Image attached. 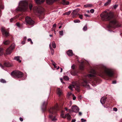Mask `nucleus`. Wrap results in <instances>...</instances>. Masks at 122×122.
Masks as SVG:
<instances>
[{
	"mask_svg": "<svg viewBox=\"0 0 122 122\" xmlns=\"http://www.w3.org/2000/svg\"><path fill=\"white\" fill-rule=\"evenodd\" d=\"M101 17L104 20H109L113 17V13L111 12H108L106 11L103 12L100 15Z\"/></svg>",
	"mask_w": 122,
	"mask_h": 122,
	"instance_id": "nucleus-1",
	"label": "nucleus"
},
{
	"mask_svg": "<svg viewBox=\"0 0 122 122\" xmlns=\"http://www.w3.org/2000/svg\"><path fill=\"white\" fill-rule=\"evenodd\" d=\"M57 106H56V107L51 108L50 109L49 111L50 114L49 115V117L51 118V120L53 121H55L57 120V119L56 118L55 116L53 118H52V114H54L56 112V110H57Z\"/></svg>",
	"mask_w": 122,
	"mask_h": 122,
	"instance_id": "nucleus-2",
	"label": "nucleus"
},
{
	"mask_svg": "<svg viewBox=\"0 0 122 122\" xmlns=\"http://www.w3.org/2000/svg\"><path fill=\"white\" fill-rule=\"evenodd\" d=\"M20 5L21 6V10L23 11H25L27 9L28 7V4L25 1H22L20 3Z\"/></svg>",
	"mask_w": 122,
	"mask_h": 122,
	"instance_id": "nucleus-3",
	"label": "nucleus"
},
{
	"mask_svg": "<svg viewBox=\"0 0 122 122\" xmlns=\"http://www.w3.org/2000/svg\"><path fill=\"white\" fill-rule=\"evenodd\" d=\"M109 27H111L115 28L120 26V25L117 21L115 19H113L110 22Z\"/></svg>",
	"mask_w": 122,
	"mask_h": 122,
	"instance_id": "nucleus-4",
	"label": "nucleus"
},
{
	"mask_svg": "<svg viewBox=\"0 0 122 122\" xmlns=\"http://www.w3.org/2000/svg\"><path fill=\"white\" fill-rule=\"evenodd\" d=\"M11 75L13 77L15 78L21 77L23 75V73L19 71L12 72L11 73Z\"/></svg>",
	"mask_w": 122,
	"mask_h": 122,
	"instance_id": "nucleus-5",
	"label": "nucleus"
},
{
	"mask_svg": "<svg viewBox=\"0 0 122 122\" xmlns=\"http://www.w3.org/2000/svg\"><path fill=\"white\" fill-rule=\"evenodd\" d=\"M72 85H70L68 87L69 89L71 90H72L73 88H75L78 92H79V85L77 84L76 82H73Z\"/></svg>",
	"mask_w": 122,
	"mask_h": 122,
	"instance_id": "nucleus-6",
	"label": "nucleus"
},
{
	"mask_svg": "<svg viewBox=\"0 0 122 122\" xmlns=\"http://www.w3.org/2000/svg\"><path fill=\"white\" fill-rule=\"evenodd\" d=\"M25 20L26 23L28 24L32 25H34L35 23L34 21L29 17H27L25 18Z\"/></svg>",
	"mask_w": 122,
	"mask_h": 122,
	"instance_id": "nucleus-7",
	"label": "nucleus"
},
{
	"mask_svg": "<svg viewBox=\"0 0 122 122\" xmlns=\"http://www.w3.org/2000/svg\"><path fill=\"white\" fill-rule=\"evenodd\" d=\"M104 71L107 75L109 77H112L113 75V73L111 70L105 68Z\"/></svg>",
	"mask_w": 122,
	"mask_h": 122,
	"instance_id": "nucleus-8",
	"label": "nucleus"
},
{
	"mask_svg": "<svg viewBox=\"0 0 122 122\" xmlns=\"http://www.w3.org/2000/svg\"><path fill=\"white\" fill-rule=\"evenodd\" d=\"M81 85L88 88L89 87V85L88 84L86 79H84L83 80V81L81 83Z\"/></svg>",
	"mask_w": 122,
	"mask_h": 122,
	"instance_id": "nucleus-9",
	"label": "nucleus"
},
{
	"mask_svg": "<svg viewBox=\"0 0 122 122\" xmlns=\"http://www.w3.org/2000/svg\"><path fill=\"white\" fill-rule=\"evenodd\" d=\"M15 47L14 45H12L11 46L6 50V54H9L11 53L12 52V50Z\"/></svg>",
	"mask_w": 122,
	"mask_h": 122,
	"instance_id": "nucleus-10",
	"label": "nucleus"
},
{
	"mask_svg": "<svg viewBox=\"0 0 122 122\" xmlns=\"http://www.w3.org/2000/svg\"><path fill=\"white\" fill-rule=\"evenodd\" d=\"M48 104L47 100L43 101L41 104L42 108L43 111H44L46 108V106Z\"/></svg>",
	"mask_w": 122,
	"mask_h": 122,
	"instance_id": "nucleus-11",
	"label": "nucleus"
},
{
	"mask_svg": "<svg viewBox=\"0 0 122 122\" xmlns=\"http://www.w3.org/2000/svg\"><path fill=\"white\" fill-rule=\"evenodd\" d=\"M1 31L3 35L6 36H9L8 33L5 30V27H2L1 28Z\"/></svg>",
	"mask_w": 122,
	"mask_h": 122,
	"instance_id": "nucleus-12",
	"label": "nucleus"
},
{
	"mask_svg": "<svg viewBox=\"0 0 122 122\" xmlns=\"http://www.w3.org/2000/svg\"><path fill=\"white\" fill-rule=\"evenodd\" d=\"M72 111L73 112L77 113L79 110V108L76 106H73L72 107Z\"/></svg>",
	"mask_w": 122,
	"mask_h": 122,
	"instance_id": "nucleus-13",
	"label": "nucleus"
},
{
	"mask_svg": "<svg viewBox=\"0 0 122 122\" xmlns=\"http://www.w3.org/2000/svg\"><path fill=\"white\" fill-rule=\"evenodd\" d=\"M80 9H77L76 10H74L73 12L71 14L72 15L74 16L75 15H79V13H78V12L80 10Z\"/></svg>",
	"mask_w": 122,
	"mask_h": 122,
	"instance_id": "nucleus-14",
	"label": "nucleus"
},
{
	"mask_svg": "<svg viewBox=\"0 0 122 122\" xmlns=\"http://www.w3.org/2000/svg\"><path fill=\"white\" fill-rule=\"evenodd\" d=\"M61 117L64 118H65L66 117H67V119L68 120H70L71 118V116L69 113H67L64 116H62Z\"/></svg>",
	"mask_w": 122,
	"mask_h": 122,
	"instance_id": "nucleus-15",
	"label": "nucleus"
},
{
	"mask_svg": "<svg viewBox=\"0 0 122 122\" xmlns=\"http://www.w3.org/2000/svg\"><path fill=\"white\" fill-rule=\"evenodd\" d=\"M106 98L105 97H102L101 99L100 102L102 104L105 103L106 101Z\"/></svg>",
	"mask_w": 122,
	"mask_h": 122,
	"instance_id": "nucleus-16",
	"label": "nucleus"
},
{
	"mask_svg": "<svg viewBox=\"0 0 122 122\" xmlns=\"http://www.w3.org/2000/svg\"><path fill=\"white\" fill-rule=\"evenodd\" d=\"M40 9V7H35L33 9V10L36 12L40 13L43 12V11H41Z\"/></svg>",
	"mask_w": 122,
	"mask_h": 122,
	"instance_id": "nucleus-17",
	"label": "nucleus"
},
{
	"mask_svg": "<svg viewBox=\"0 0 122 122\" xmlns=\"http://www.w3.org/2000/svg\"><path fill=\"white\" fill-rule=\"evenodd\" d=\"M61 3L63 5H68L69 4V2L67 1H66V0H62L61 2Z\"/></svg>",
	"mask_w": 122,
	"mask_h": 122,
	"instance_id": "nucleus-18",
	"label": "nucleus"
},
{
	"mask_svg": "<svg viewBox=\"0 0 122 122\" xmlns=\"http://www.w3.org/2000/svg\"><path fill=\"white\" fill-rule=\"evenodd\" d=\"M45 0H35L36 3L37 4H40L43 3L44 2Z\"/></svg>",
	"mask_w": 122,
	"mask_h": 122,
	"instance_id": "nucleus-19",
	"label": "nucleus"
},
{
	"mask_svg": "<svg viewBox=\"0 0 122 122\" xmlns=\"http://www.w3.org/2000/svg\"><path fill=\"white\" fill-rule=\"evenodd\" d=\"M67 55L70 56H71L73 55V52L72 50H69L67 52Z\"/></svg>",
	"mask_w": 122,
	"mask_h": 122,
	"instance_id": "nucleus-20",
	"label": "nucleus"
},
{
	"mask_svg": "<svg viewBox=\"0 0 122 122\" xmlns=\"http://www.w3.org/2000/svg\"><path fill=\"white\" fill-rule=\"evenodd\" d=\"M57 92L58 95L60 96L62 93V90L59 88H58L57 89Z\"/></svg>",
	"mask_w": 122,
	"mask_h": 122,
	"instance_id": "nucleus-21",
	"label": "nucleus"
},
{
	"mask_svg": "<svg viewBox=\"0 0 122 122\" xmlns=\"http://www.w3.org/2000/svg\"><path fill=\"white\" fill-rule=\"evenodd\" d=\"M93 74H89L87 76L88 77H92L94 76H95V74L96 72L94 70H93Z\"/></svg>",
	"mask_w": 122,
	"mask_h": 122,
	"instance_id": "nucleus-22",
	"label": "nucleus"
},
{
	"mask_svg": "<svg viewBox=\"0 0 122 122\" xmlns=\"http://www.w3.org/2000/svg\"><path fill=\"white\" fill-rule=\"evenodd\" d=\"M20 56H16L15 57V58H14V59L16 60L19 62L20 63L21 62V61L20 60Z\"/></svg>",
	"mask_w": 122,
	"mask_h": 122,
	"instance_id": "nucleus-23",
	"label": "nucleus"
},
{
	"mask_svg": "<svg viewBox=\"0 0 122 122\" xmlns=\"http://www.w3.org/2000/svg\"><path fill=\"white\" fill-rule=\"evenodd\" d=\"M55 0H46L47 3L48 4L52 3Z\"/></svg>",
	"mask_w": 122,
	"mask_h": 122,
	"instance_id": "nucleus-24",
	"label": "nucleus"
},
{
	"mask_svg": "<svg viewBox=\"0 0 122 122\" xmlns=\"http://www.w3.org/2000/svg\"><path fill=\"white\" fill-rule=\"evenodd\" d=\"M93 6V5L92 4H86L84 5V6L86 8V7H91Z\"/></svg>",
	"mask_w": 122,
	"mask_h": 122,
	"instance_id": "nucleus-25",
	"label": "nucleus"
},
{
	"mask_svg": "<svg viewBox=\"0 0 122 122\" xmlns=\"http://www.w3.org/2000/svg\"><path fill=\"white\" fill-rule=\"evenodd\" d=\"M4 66L6 67H9L11 66L10 64L8 62L5 63L4 64Z\"/></svg>",
	"mask_w": 122,
	"mask_h": 122,
	"instance_id": "nucleus-26",
	"label": "nucleus"
},
{
	"mask_svg": "<svg viewBox=\"0 0 122 122\" xmlns=\"http://www.w3.org/2000/svg\"><path fill=\"white\" fill-rule=\"evenodd\" d=\"M111 0H108L107 2L105 3L104 5L105 6H106L107 5L110 4L111 2Z\"/></svg>",
	"mask_w": 122,
	"mask_h": 122,
	"instance_id": "nucleus-27",
	"label": "nucleus"
},
{
	"mask_svg": "<svg viewBox=\"0 0 122 122\" xmlns=\"http://www.w3.org/2000/svg\"><path fill=\"white\" fill-rule=\"evenodd\" d=\"M0 81L1 83H6V81L4 79H1L0 80Z\"/></svg>",
	"mask_w": 122,
	"mask_h": 122,
	"instance_id": "nucleus-28",
	"label": "nucleus"
},
{
	"mask_svg": "<svg viewBox=\"0 0 122 122\" xmlns=\"http://www.w3.org/2000/svg\"><path fill=\"white\" fill-rule=\"evenodd\" d=\"M10 42L8 41H6L4 42V44L5 45H7L9 44Z\"/></svg>",
	"mask_w": 122,
	"mask_h": 122,
	"instance_id": "nucleus-29",
	"label": "nucleus"
},
{
	"mask_svg": "<svg viewBox=\"0 0 122 122\" xmlns=\"http://www.w3.org/2000/svg\"><path fill=\"white\" fill-rule=\"evenodd\" d=\"M52 45L53 48H56V45L55 42L54 41H53L52 42Z\"/></svg>",
	"mask_w": 122,
	"mask_h": 122,
	"instance_id": "nucleus-30",
	"label": "nucleus"
},
{
	"mask_svg": "<svg viewBox=\"0 0 122 122\" xmlns=\"http://www.w3.org/2000/svg\"><path fill=\"white\" fill-rule=\"evenodd\" d=\"M3 51L2 48H0V56L3 55Z\"/></svg>",
	"mask_w": 122,
	"mask_h": 122,
	"instance_id": "nucleus-31",
	"label": "nucleus"
},
{
	"mask_svg": "<svg viewBox=\"0 0 122 122\" xmlns=\"http://www.w3.org/2000/svg\"><path fill=\"white\" fill-rule=\"evenodd\" d=\"M71 13V11H69L68 12H66L64 14V15H69Z\"/></svg>",
	"mask_w": 122,
	"mask_h": 122,
	"instance_id": "nucleus-32",
	"label": "nucleus"
},
{
	"mask_svg": "<svg viewBox=\"0 0 122 122\" xmlns=\"http://www.w3.org/2000/svg\"><path fill=\"white\" fill-rule=\"evenodd\" d=\"M64 79L66 81L68 80H69V78L66 76H65L64 77Z\"/></svg>",
	"mask_w": 122,
	"mask_h": 122,
	"instance_id": "nucleus-33",
	"label": "nucleus"
},
{
	"mask_svg": "<svg viewBox=\"0 0 122 122\" xmlns=\"http://www.w3.org/2000/svg\"><path fill=\"white\" fill-rule=\"evenodd\" d=\"M87 27L86 25H85L83 28V30L84 31L87 30Z\"/></svg>",
	"mask_w": 122,
	"mask_h": 122,
	"instance_id": "nucleus-34",
	"label": "nucleus"
},
{
	"mask_svg": "<svg viewBox=\"0 0 122 122\" xmlns=\"http://www.w3.org/2000/svg\"><path fill=\"white\" fill-rule=\"evenodd\" d=\"M80 22V20H75L74 21V22L75 23H79Z\"/></svg>",
	"mask_w": 122,
	"mask_h": 122,
	"instance_id": "nucleus-35",
	"label": "nucleus"
},
{
	"mask_svg": "<svg viewBox=\"0 0 122 122\" xmlns=\"http://www.w3.org/2000/svg\"><path fill=\"white\" fill-rule=\"evenodd\" d=\"M79 68L81 70H83L84 68V67L82 65H80V66Z\"/></svg>",
	"mask_w": 122,
	"mask_h": 122,
	"instance_id": "nucleus-36",
	"label": "nucleus"
},
{
	"mask_svg": "<svg viewBox=\"0 0 122 122\" xmlns=\"http://www.w3.org/2000/svg\"><path fill=\"white\" fill-rule=\"evenodd\" d=\"M59 33L60 35L62 36L63 35V31H61L59 32Z\"/></svg>",
	"mask_w": 122,
	"mask_h": 122,
	"instance_id": "nucleus-37",
	"label": "nucleus"
},
{
	"mask_svg": "<svg viewBox=\"0 0 122 122\" xmlns=\"http://www.w3.org/2000/svg\"><path fill=\"white\" fill-rule=\"evenodd\" d=\"M51 54L52 55H53L54 54V51L53 49H51Z\"/></svg>",
	"mask_w": 122,
	"mask_h": 122,
	"instance_id": "nucleus-38",
	"label": "nucleus"
},
{
	"mask_svg": "<svg viewBox=\"0 0 122 122\" xmlns=\"http://www.w3.org/2000/svg\"><path fill=\"white\" fill-rule=\"evenodd\" d=\"M32 4H30L29 5V8L30 10H31L32 9Z\"/></svg>",
	"mask_w": 122,
	"mask_h": 122,
	"instance_id": "nucleus-39",
	"label": "nucleus"
},
{
	"mask_svg": "<svg viewBox=\"0 0 122 122\" xmlns=\"http://www.w3.org/2000/svg\"><path fill=\"white\" fill-rule=\"evenodd\" d=\"M72 96H73V100H75L76 99V97L75 96H74V94H72Z\"/></svg>",
	"mask_w": 122,
	"mask_h": 122,
	"instance_id": "nucleus-40",
	"label": "nucleus"
},
{
	"mask_svg": "<svg viewBox=\"0 0 122 122\" xmlns=\"http://www.w3.org/2000/svg\"><path fill=\"white\" fill-rule=\"evenodd\" d=\"M81 122H84L86 121V120L85 119H84L83 118H81Z\"/></svg>",
	"mask_w": 122,
	"mask_h": 122,
	"instance_id": "nucleus-41",
	"label": "nucleus"
},
{
	"mask_svg": "<svg viewBox=\"0 0 122 122\" xmlns=\"http://www.w3.org/2000/svg\"><path fill=\"white\" fill-rule=\"evenodd\" d=\"M94 10L93 9H92L90 10V12L91 13H94Z\"/></svg>",
	"mask_w": 122,
	"mask_h": 122,
	"instance_id": "nucleus-42",
	"label": "nucleus"
},
{
	"mask_svg": "<svg viewBox=\"0 0 122 122\" xmlns=\"http://www.w3.org/2000/svg\"><path fill=\"white\" fill-rule=\"evenodd\" d=\"M113 110L115 111L116 112L117 111V109L116 107H114L113 108Z\"/></svg>",
	"mask_w": 122,
	"mask_h": 122,
	"instance_id": "nucleus-43",
	"label": "nucleus"
},
{
	"mask_svg": "<svg viewBox=\"0 0 122 122\" xmlns=\"http://www.w3.org/2000/svg\"><path fill=\"white\" fill-rule=\"evenodd\" d=\"M75 67V66L74 65H73L71 66V68L73 69H74Z\"/></svg>",
	"mask_w": 122,
	"mask_h": 122,
	"instance_id": "nucleus-44",
	"label": "nucleus"
},
{
	"mask_svg": "<svg viewBox=\"0 0 122 122\" xmlns=\"http://www.w3.org/2000/svg\"><path fill=\"white\" fill-rule=\"evenodd\" d=\"M79 15V18L81 19H83L82 17L83 16L82 15Z\"/></svg>",
	"mask_w": 122,
	"mask_h": 122,
	"instance_id": "nucleus-45",
	"label": "nucleus"
},
{
	"mask_svg": "<svg viewBox=\"0 0 122 122\" xmlns=\"http://www.w3.org/2000/svg\"><path fill=\"white\" fill-rule=\"evenodd\" d=\"M4 8V6L3 5L0 6V10L1 9H3Z\"/></svg>",
	"mask_w": 122,
	"mask_h": 122,
	"instance_id": "nucleus-46",
	"label": "nucleus"
},
{
	"mask_svg": "<svg viewBox=\"0 0 122 122\" xmlns=\"http://www.w3.org/2000/svg\"><path fill=\"white\" fill-rule=\"evenodd\" d=\"M118 6V5H115L113 7L114 8L116 9L117 7Z\"/></svg>",
	"mask_w": 122,
	"mask_h": 122,
	"instance_id": "nucleus-47",
	"label": "nucleus"
},
{
	"mask_svg": "<svg viewBox=\"0 0 122 122\" xmlns=\"http://www.w3.org/2000/svg\"><path fill=\"white\" fill-rule=\"evenodd\" d=\"M71 95V93L70 92H68L67 94L69 96H70Z\"/></svg>",
	"mask_w": 122,
	"mask_h": 122,
	"instance_id": "nucleus-48",
	"label": "nucleus"
},
{
	"mask_svg": "<svg viewBox=\"0 0 122 122\" xmlns=\"http://www.w3.org/2000/svg\"><path fill=\"white\" fill-rule=\"evenodd\" d=\"M25 43V41H23L21 42V44L22 45H24Z\"/></svg>",
	"mask_w": 122,
	"mask_h": 122,
	"instance_id": "nucleus-49",
	"label": "nucleus"
},
{
	"mask_svg": "<svg viewBox=\"0 0 122 122\" xmlns=\"http://www.w3.org/2000/svg\"><path fill=\"white\" fill-rule=\"evenodd\" d=\"M84 15L86 17H89L90 16L88 15L85 14Z\"/></svg>",
	"mask_w": 122,
	"mask_h": 122,
	"instance_id": "nucleus-50",
	"label": "nucleus"
},
{
	"mask_svg": "<svg viewBox=\"0 0 122 122\" xmlns=\"http://www.w3.org/2000/svg\"><path fill=\"white\" fill-rule=\"evenodd\" d=\"M20 120L21 121H23V119L22 118L20 117Z\"/></svg>",
	"mask_w": 122,
	"mask_h": 122,
	"instance_id": "nucleus-51",
	"label": "nucleus"
},
{
	"mask_svg": "<svg viewBox=\"0 0 122 122\" xmlns=\"http://www.w3.org/2000/svg\"><path fill=\"white\" fill-rule=\"evenodd\" d=\"M56 24H54L53 25V27H56Z\"/></svg>",
	"mask_w": 122,
	"mask_h": 122,
	"instance_id": "nucleus-52",
	"label": "nucleus"
},
{
	"mask_svg": "<svg viewBox=\"0 0 122 122\" xmlns=\"http://www.w3.org/2000/svg\"><path fill=\"white\" fill-rule=\"evenodd\" d=\"M112 83L113 84H116V81H113L112 82Z\"/></svg>",
	"mask_w": 122,
	"mask_h": 122,
	"instance_id": "nucleus-53",
	"label": "nucleus"
},
{
	"mask_svg": "<svg viewBox=\"0 0 122 122\" xmlns=\"http://www.w3.org/2000/svg\"><path fill=\"white\" fill-rule=\"evenodd\" d=\"M26 39V37H25L24 38L23 41H25Z\"/></svg>",
	"mask_w": 122,
	"mask_h": 122,
	"instance_id": "nucleus-54",
	"label": "nucleus"
},
{
	"mask_svg": "<svg viewBox=\"0 0 122 122\" xmlns=\"http://www.w3.org/2000/svg\"><path fill=\"white\" fill-rule=\"evenodd\" d=\"M52 64L53 65H55V64H56V63L54 61H53V62H52Z\"/></svg>",
	"mask_w": 122,
	"mask_h": 122,
	"instance_id": "nucleus-55",
	"label": "nucleus"
},
{
	"mask_svg": "<svg viewBox=\"0 0 122 122\" xmlns=\"http://www.w3.org/2000/svg\"><path fill=\"white\" fill-rule=\"evenodd\" d=\"M31 39L29 38L27 39V41H31Z\"/></svg>",
	"mask_w": 122,
	"mask_h": 122,
	"instance_id": "nucleus-56",
	"label": "nucleus"
},
{
	"mask_svg": "<svg viewBox=\"0 0 122 122\" xmlns=\"http://www.w3.org/2000/svg\"><path fill=\"white\" fill-rule=\"evenodd\" d=\"M16 24L19 27L20 26V23H17Z\"/></svg>",
	"mask_w": 122,
	"mask_h": 122,
	"instance_id": "nucleus-57",
	"label": "nucleus"
},
{
	"mask_svg": "<svg viewBox=\"0 0 122 122\" xmlns=\"http://www.w3.org/2000/svg\"><path fill=\"white\" fill-rule=\"evenodd\" d=\"M82 113L81 112H79V116H81L82 115Z\"/></svg>",
	"mask_w": 122,
	"mask_h": 122,
	"instance_id": "nucleus-58",
	"label": "nucleus"
},
{
	"mask_svg": "<svg viewBox=\"0 0 122 122\" xmlns=\"http://www.w3.org/2000/svg\"><path fill=\"white\" fill-rule=\"evenodd\" d=\"M76 120L75 119H72L71 121V122H75Z\"/></svg>",
	"mask_w": 122,
	"mask_h": 122,
	"instance_id": "nucleus-59",
	"label": "nucleus"
},
{
	"mask_svg": "<svg viewBox=\"0 0 122 122\" xmlns=\"http://www.w3.org/2000/svg\"><path fill=\"white\" fill-rule=\"evenodd\" d=\"M49 47L50 48V49H52V48H51V44H50L49 45Z\"/></svg>",
	"mask_w": 122,
	"mask_h": 122,
	"instance_id": "nucleus-60",
	"label": "nucleus"
},
{
	"mask_svg": "<svg viewBox=\"0 0 122 122\" xmlns=\"http://www.w3.org/2000/svg\"><path fill=\"white\" fill-rule=\"evenodd\" d=\"M62 83H64V82H63V80L62 79H60Z\"/></svg>",
	"mask_w": 122,
	"mask_h": 122,
	"instance_id": "nucleus-61",
	"label": "nucleus"
},
{
	"mask_svg": "<svg viewBox=\"0 0 122 122\" xmlns=\"http://www.w3.org/2000/svg\"><path fill=\"white\" fill-rule=\"evenodd\" d=\"M0 66L2 68H3V66L0 63Z\"/></svg>",
	"mask_w": 122,
	"mask_h": 122,
	"instance_id": "nucleus-62",
	"label": "nucleus"
},
{
	"mask_svg": "<svg viewBox=\"0 0 122 122\" xmlns=\"http://www.w3.org/2000/svg\"><path fill=\"white\" fill-rule=\"evenodd\" d=\"M61 69V71H60V72H62V68H60Z\"/></svg>",
	"mask_w": 122,
	"mask_h": 122,
	"instance_id": "nucleus-63",
	"label": "nucleus"
},
{
	"mask_svg": "<svg viewBox=\"0 0 122 122\" xmlns=\"http://www.w3.org/2000/svg\"><path fill=\"white\" fill-rule=\"evenodd\" d=\"M13 19H10V22H12V20H13Z\"/></svg>",
	"mask_w": 122,
	"mask_h": 122,
	"instance_id": "nucleus-64",
	"label": "nucleus"
}]
</instances>
